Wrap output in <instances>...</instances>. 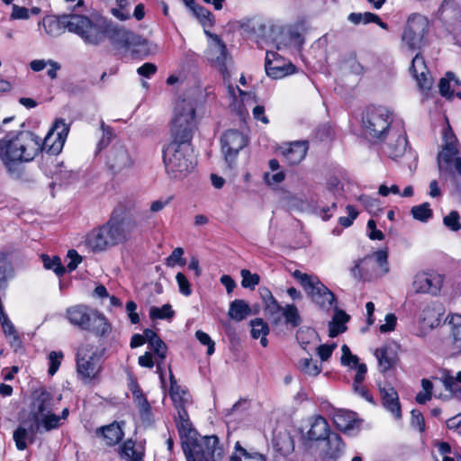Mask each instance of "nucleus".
Masks as SVG:
<instances>
[{
	"mask_svg": "<svg viewBox=\"0 0 461 461\" xmlns=\"http://www.w3.org/2000/svg\"><path fill=\"white\" fill-rule=\"evenodd\" d=\"M281 154L290 165L299 164L306 156L308 143L306 141H295L280 148Z\"/></svg>",
	"mask_w": 461,
	"mask_h": 461,
	"instance_id": "26",
	"label": "nucleus"
},
{
	"mask_svg": "<svg viewBox=\"0 0 461 461\" xmlns=\"http://www.w3.org/2000/svg\"><path fill=\"white\" fill-rule=\"evenodd\" d=\"M453 345L455 348L461 352V317L452 319L450 321Z\"/></svg>",
	"mask_w": 461,
	"mask_h": 461,
	"instance_id": "49",
	"label": "nucleus"
},
{
	"mask_svg": "<svg viewBox=\"0 0 461 461\" xmlns=\"http://www.w3.org/2000/svg\"><path fill=\"white\" fill-rule=\"evenodd\" d=\"M410 71L422 91H428L431 88L433 78L429 75L424 58L420 53L412 59Z\"/></svg>",
	"mask_w": 461,
	"mask_h": 461,
	"instance_id": "21",
	"label": "nucleus"
},
{
	"mask_svg": "<svg viewBox=\"0 0 461 461\" xmlns=\"http://www.w3.org/2000/svg\"><path fill=\"white\" fill-rule=\"evenodd\" d=\"M107 164L117 174L131 168L134 160L124 146L114 145L107 157Z\"/></svg>",
	"mask_w": 461,
	"mask_h": 461,
	"instance_id": "19",
	"label": "nucleus"
},
{
	"mask_svg": "<svg viewBox=\"0 0 461 461\" xmlns=\"http://www.w3.org/2000/svg\"><path fill=\"white\" fill-rule=\"evenodd\" d=\"M163 161L166 172L171 179L185 178L196 165L191 140H172L163 149Z\"/></svg>",
	"mask_w": 461,
	"mask_h": 461,
	"instance_id": "3",
	"label": "nucleus"
},
{
	"mask_svg": "<svg viewBox=\"0 0 461 461\" xmlns=\"http://www.w3.org/2000/svg\"><path fill=\"white\" fill-rule=\"evenodd\" d=\"M121 456L128 461H142L143 454L135 449L132 440H127L121 448Z\"/></svg>",
	"mask_w": 461,
	"mask_h": 461,
	"instance_id": "40",
	"label": "nucleus"
},
{
	"mask_svg": "<svg viewBox=\"0 0 461 461\" xmlns=\"http://www.w3.org/2000/svg\"><path fill=\"white\" fill-rule=\"evenodd\" d=\"M350 271L354 278L362 281H370L376 276L375 262L373 260L372 256H366L359 259Z\"/></svg>",
	"mask_w": 461,
	"mask_h": 461,
	"instance_id": "27",
	"label": "nucleus"
},
{
	"mask_svg": "<svg viewBox=\"0 0 461 461\" xmlns=\"http://www.w3.org/2000/svg\"><path fill=\"white\" fill-rule=\"evenodd\" d=\"M195 103L190 98H178L176 101L171 120V139L191 140L196 128Z\"/></svg>",
	"mask_w": 461,
	"mask_h": 461,
	"instance_id": "5",
	"label": "nucleus"
},
{
	"mask_svg": "<svg viewBox=\"0 0 461 461\" xmlns=\"http://www.w3.org/2000/svg\"><path fill=\"white\" fill-rule=\"evenodd\" d=\"M70 32L77 34L86 44L91 45H98L106 37L105 29L101 23L80 14L71 16Z\"/></svg>",
	"mask_w": 461,
	"mask_h": 461,
	"instance_id": "11",
	"label": "nucleus"
},
{
	"mask_svg": "<svg viewBox=\"0 0 461 461\" xmlns=\"http://www.w3.org/2000/svg\"><path fill=\"white\" fill-rule=\"evenodd\" d=\"M62 357H63L62 352L51 351L50 353V355H49L50 366H49L48 372L50 375H53L59 368L60 360Z\"/></svg>",
	"mask_w": 461,
	"mask_h": 461,
	"instance_id": "59",
	"label": "nucleus"
},
{
	"mask_svg": "<svg viewBox=\"0 0 461 461\" xmlns=\"http://www.w3.org/2000/svg\"><path fill=\"white\" fill-rule=\"evenodd\" d=\"M73 14H64L60 16H47L42 20V25L45 32L50 36L60 35L68 30L70 32V22Z\"/></svg>",
	"mask_w": 461,
	"mask_h": 461,
	"instance_id": "25",
	"label": "nucleus"
},
{
	"mask_svg": "<svg viewBox=\"0 0 461 461\" xmlns=\"http://www.w3.org/2000/svg\"><path fill=\"white\" fill-rule=\"evenodd\" d=\"M299 368L306 375L316 376L321 372V366L313 362L312 358H303L299 362Z\"/></svg>",
	"mask_w": 461,
	"mask_h": 461,
	"instance_id": "47",
	"label": "nucleus"
},
{
	"mask_svg": "<svg viewBox=\"0 0 461 461\" xmlns=\"http://www.w3.org/2000/svg\"><path fill=\"white\" fill-rule=\"evenodd\" d=\"M251 324V336L254 339H259L262 335H267L269 329L267 324L260 318H256L250 321Z\"/></svg>",
	"mask_w": 461,
	"mask_h": 461,
	"instance_id": "51",
	"label": "nucleus"
},
{
	"mask_svg": "<svg viewBox=\"0 0 461 461\" xmlns=\"http://www.w3.org/2000/svg\"><path fill=\"white\" fill-rule=\"evenodd\" d=\"M249 143L246 134L238 130H228L221 137V152L230 167L235 162L240 151Z\"/></svg>",
	"mask_w": 461,
	"mask_h": 461,
	"instance_id": "14",
	"label": "nucleus"
},
{
	"mask_svg": "<svg viewBox=\"0 0 461 461\" xmlns=\"http://www.w3.org/2000/svg\"><path fill=\"white\" fill-rule=\"evenodd\" d=\"M411 214L413 219L421 221L427 222L433 216V212L429 208V203H423L420 205H415L411 209Z\"/></svg>",
	"mask_w": 461,
	"mask_h": 461,
	"instance_id": "41",
	"label": "nucleus"
},
{
	"mask_svg": "<svg viewBox=\"0 0 461 461\" xmlns=\"http://www.w3.org/2000/svg\"><path fill=\"white\" fill-rule=\"evenodd\" d=\"M183 451L186 461H221L225 455L224 447L215 435L198 436L191 442H184Z\"/></svg>",
	"mask_w": 461,
	"mask_h": 461,
	"instance_id": "6",
	"label": "nucleus"
},
{
	"mask_svg": "<svg viewBox=\"0 0 461 461\" xmlns=\"http://www.w3.org/2000/svg\"><path fill=\"white\" fill-rule=\"evenodd\" d=\"M292 276L300 283L313 303L323 309H329L335 302L334 294L316 276L294 270Z\"/></svg>",
	"mask_w": 461,
	"mask_h": 461,
	"instance_id": "10",
	"label": "nucleus"
},
{
	"mask_svg": "<svg viewBox=\"0 0 461 461\" xmlns=\"http://www.w3.org/2000/svg\"><path fill=\"white\" fill-rule=\"evenodd\" d=\"M250 309L243 300H234L230 306L229 315L236 321L244 320L249 313Z\"/></svg>",
	"mask_w": 461,
	"mask_h": 461,
	"instance_id": "38",
	"label": "nucleus"
},
{
	"mask_svg": "<svg viewBox=\"0 0 461 461\" xmlns=\"http://www.w3.org/2000/svg\"><path fill=\"white\" fill-rule=\"evenodd\" d=\"M327 449L325 455L330 459H336L342 453L344 449V444L339 435L331 433L325 439Z\"/></svg>",
	"mask_w": 461,
	"mask_h": 461,
	"instance_id": "35",
	"label": "nucleus"
},
{
	"mask_svg": "<svg viewBox=\"0 0 461 461\" xmlns=\"http://www.w3.org/2000/svg\"><path fill=\"white\" fill-rule=\"evenodd\" d=\"M240 275L242 277L241 285L244 288L254 289L259 283V276L258 274H251L249 270L242 269Z\"/></svg>",
	"mask_w": 461,
	"mask_h": 461,
	"instance_id": "53",
	"label": "nucleus"
},
{
	"mask_svg": "<svg viewBox=\"0 0 461 461\" xmlns=\"http://www.w3.org/2000/svg\"><path fill=\"white\" fill-rule=\"evenodd\" d=\"M53 402L52 394L45 388L41 387L32 393L28 417L13 434L18 450H24L27 443H34L38 433L60 427V417L53 412Z\"/></svg>",
	"mask_w": 461,
	"mask_h": 461,
	"instance_id": "2",
	"label": "nucleus"
},
{
	"mask_svg": "<svg viewBox=\"0 0 461 461\" xmlns=\"http://www.w3.org/2000/svg\"><path fill=\"white\" fill-rule=\"evenodd\" d=\"M66 316L73 326L97 336L105 337L111 332V325L105 316L86 305L78 304L68 308Z\"/></svg>",
	"mask_w": 461,
	"mask_h": 461,
	"instance_id": "4",
	"label": "nucleus"
},
{
	"mask_svg": "<svg viewBox=\"0 0 461 461\" xmlns=\"http://www.w3.org/2000/svg\"><path fill=\"white\" fill-rule=\"evenodd\" d=\"M397 318L393 313H388L385 316V323L379 327L382 333L393 331L396 326Z\"/></svg>",
	"mask_w": 461,
	"mask_h": 461,
	"instance_id": "63",
	"label": "nucleus"
},
{
	"mask_svg": "<svg viewBox=\"0 0 461 461\" xmlns=\"http://www.w3.org/2000/svg\"><path fill=\"white\" fill-rule=\"evenodd\" d=\"M68 258H69V262L67 265V268L69 272L74 271L83 259V258L75 249L68 250Z\"/></svg>",
	"mask_w": 461,
	"mask_h": 461,
	"instance_id": "62",
	"label": "nucleus"
},
{
	"mask_svg": "<svg viewBox=\"0 0 461 461\" xmlns=\"http://www.w3.org/2000/svg\"><path fill=\"white\" fill-rule=\"evenodd\" d=\"M176 280L177 282L180 293L185 296L190 295L192 290L190 287L189 281L187 280L185 276L183 273L179 272L176 276Z\"/></svg>",
	"mask_w": 461,
	"mask_h": 461,
	"instance_id": "60",
	"label": "nucleus"
},
{
	"mask_svg": "<svg viewBox=\"0 0 461 461\" xmlns=\"http://www.w3.org/2000/svg\"><path fill=\"white\" fill-rule=\"evenodd\" d=\"M443 140L442 150L438 155V167L441 173L448 171L452 162L456 159V156L458 154V142L451 129L445 130Z\"/></svg>",
	"mask_w": 461,
	"mask_h": 461,
	"instance_id": "15",
	"label": "nucleus"
},
{
	"mask_svg": "<svg viewBox=\"0 0 461 461\" xmlns=\"http://www.w3.org/2000/svg\"><path fill=\"white\" fill-rule=\"evenodd\" d=\"M111 41L116 48L131 50L133 53L148 56L152 52L151 44L146 39L123 28L113 32Z\"/></svg>",
	"mask_w": 461,
	"mask_h": 461,
	"instance_id": "13",
	"label": "nucleus"
},
{
	"mask_svg": "<svg viewBox=\"0 0 461 461\" xmlns=\"http://www.w3.org/2000/svg\"><path fill=\"white\" fill-rule=\"evenodd\" d=\"M183 254L184 249L182 248L175 249L171 255L167 258V265L168 267H175L176 265L185 266V261L182 258Z\"/></svg>",
	"mask_w": 461,
	"mask_h": 461,
	"instance_id": "57",
	"label": "nucleus"
},
{
	"mask_svg": "<svg viewBox=\"0 0 461 461\" xmlns=\"http://www.w3.org/2000/svg\"><path fill=\"white\" fill-rule=\"evenodd\" d=\"M176 423L182 444L186 441L191 442L196 439L198 433L193 427V424L189 420V415L185 408L177 410Z\"/></svg>",
	"mask_w": 461,
	"mask_h": 461,
	"instance_id": "24",
	"label": "nucleus"
},
{
	"mask_svg": "<svg viewBox=\"0 0 461 461\" xmlns=\"http://www.w3.org/2000/svg\"><path fill=\"white\" fill-rule=\"evenodd\" d=\"M375 263L380 267V274L385 275L389 272L388 253L386 250H378L374 253Z\"/></svg>",
	"mask_w": 461,
	"mask_h": 461,
	"instance_id": "54",
	"label": "nucleus"
},
{
	"mask_svg": "<svg viewBox=\"0 0 461 461\" xmlns=\"http://www.w3.org/2000/svg\"><path fill=\"white\" fill-rule=\"evenodd\" d=\"M341 351V364L344 366H348L351 368H356L357 374L354 378V383H362L367 371L366 366L358 362V357L351 353L349 348L347 345L342 346Z\"/></svg>",
	"mask_w": 461,
	"mask_h": 461,
	"instance_id": "31",
	"label": "nucleus"
},
{
	"mask_svg": "<svg viewBox=\"0 0 461 461\" xmlns=\"http://www.w3.org/2000/svg\"><path fill=\"white\" fill-rule=\"evenodd\" d=\"M333 420L338 429L344 432H349L355 429L359 428L361 420L357 416L356 412L345 410L338 411Z\"/></svg>",
	"mask_w": 461,
	"mask_h": 461,
	"instance_id": "30",
	"label": "nucleus"
},
{
	"mask_svg": "<svg viewBox=\"0 0 461 461\" xmlns=\"http://www.w3.org/2000/svg\"><path fill=\"white\" fill-rule=\"evenodd\" d=\"M13 12L11 14V19L14 20H26L30 17V10L26 7L19 6L17 5H13Z\"/></svg>",
	"mask_w": 461,
	"mask_h": 461,
	"instance_id": "64",
	"label": "nucleus"
},
{
	"mask_svg": "<svg viewBox=\"0 0 461 461\" xmlns=\"http://www.w3.org/2000/svg\"><path fill=\"white\" fill-rule=\"evenodd\" d=\"M343 194V185L337 176H330L326 185L325 196L333 195L335 200L340 197Z\"/></svg>",
	"mask_w": 461,
	"mask_h": 461,
	"instance_id": "46",
	"label": "nucleus"
},
{
	"mask_svg": "<svg viewBox=\"0 0 461 461\" xmlns=\"http://www.w3.org/2000/svg\"><path fill=\"white\" fill-rule=\"evenodd\" d=\"M260 294L263 299L266 316L273 321V323L278 324L282 320L284 308L279 305L268 289H262Z\"/></svg>",
	"mask_w": 461,
	"mask_h": 461,
	"instance_id": "29",
	"label": "nucleus"
},
{
	"mask_svg": "<svg viewBox=\"0 0 461 461\" xmlns=\"http://www.w3.org/2000/svg\"><path fill=\"white\" fill-rule=\"evenodd\" d=\"M441 381L445 389L461 401V371L456 373V375L451 374L449 371L445 372Z\"/></svg>",
	"mask_w": 461,
	"mask_h": 461,
	"instance_id": "33",
	"label": "nucleus"
},
{
	"mask_svg": "<svg viewBox=\"0 0 461 461\" xmlns=\"http://www.w3.org/2000/svg\"><path fill=\"white\" fill-rule=\"evenodd\" d=\"M104 348L85 341L77 352V372L85 383L98 377L102 370V356Z\"/></svg>",
	"mask_w": 461,
	"mask_h": 461,
	"instance_id": "7",
	"label": "nucleus"
},
{
	"mask_svg": "<svg viewBox=\"0 0 461 461\" xmlns=\"http://www.w3.org/2000/svg\"><path fill=\"white\" fill-rule=\"evenodd\" d=\"M375 355L382 372H386L394 365V357L389 353L387 348L376 349Z\"/></svg>",
	"mask_w": 461,
	"mask_h": 461,
	"instance_id": "39",
	"label": "nucleus"
},
{
	"mask_svg": "<svg viewBox=\"0 0 461 461\" xmlns=\"http://www.w3.org/2000/svg\"><path fill=\"white\" fill-rule=\"evenodd\" d=\"M175 312L170 304H164L162 307H151L149 309V317L151 320H170L174 317Z\"/></svg>",
	"mask_w": 461,
	"mask_h": 461,
	"instance_id": "43",
	"label": "nucleus"
},
{
	"mask_svg": "<svg viewBox=\"0 0 461 461\" xmlns=\"http://www.w3.org/2000/svg\"><path fill=\"white\" fill-rule=\"evenodd\" d=\"M105 225L116 246L125 244L131 240L138 227L135 218L121 204L113 209Z\"/></svg>",
	"mask_w": 461,
	"mask_h": 461,
	"instance_id": "8",
	"label": "nucleus"
},
{
	"mask_svg": "<svg viewBox=\"0 0 461 461\" xmlns=\"http://www.w3.org/2000/svg\"><path fill=\"white\" fill-rule=\"evenodd\" d=\"M428 31L429 21L422 15L412 14L403 29L402 41L410 50H420L424 44Z\"/></svg>",
	"mask_w": 461,
	"mask_h": 461,
	"instance_id": "12",
	"label": "nucleus"
},
{
	"mask_svg": "<svg viewBox=\"0 0 461 461\" xmlns=\"http://www.w3.org/2000/svg\"><path fill=\"white\" fill-rule=\"evenodd\" d=\"M169 394L177 410L185 408L184 405L188 400L187 393L185 390H182L180 386H176V389L170 388Z\"/></svg>",
	"mask_w": 461,
	"mask_h": 461,
	"instance_id": "50",
	"label": "nucleus"
},
{
	"mask_svg": "<svg viewBox=\"0 0 461 461\" xmlns=\"http://www.w3.org/2000/svg\"><path fill=\"white\" fill-rule=\"evenodd\" d=\"M349 316L342 312H336L332 320L329 322V336L330 338H335L339 334L344 332L346 330L345 323L348 321Z\"/></svg>",
	"mask_w": 461,
	"mask_h": 461,
	"instance_id": "36",
	"label": "nucleus"
},
{
	"mask_svg": "<svg viewBox=\"0 0 461 461\" xmlns=\"http://www.w3.org/2000/svg\"><path fill=\"white\" fill-rule=\"evenodd\" d=\"M270 55L275 56L274 53L267 52L265 69L268 77L278 79L285 76L292 74L294 70V67L292 64L285 65L281 64L280 61H271Z\"/></svg>",
	"mask_w": 461,
	"mask_h": 461,
	"instance_id": "32",
	"label": "nucleus"
},
{
	"mask_svg": "<svg viewBox=\"0 0 461 461\" xmlns=\"http://www.w3.org/2000/svg\"><path fill=\"white\" fill-rule=\"evenodd\" d=\"M102 137L97 143L98 150H102L105 148L112 140L113 133L109 126L105 125L104 122H101Z\"/></svg>",
	"mask_w": 461,
	"mask_h": 461,
	"instance_id": "58",
	"label": "nucleus"
},
{
	"mask_svg": "<svg viewBox=\"0 0 461 461\" xmlns=\"http://www.w3.org/2000/svg\"><path fill=\"white\" fill-rule=\"evenodd\" d=\"M380 395L382 398L383 406L396 419H401V405L396 390L391 385L381 387Z\"/></svg>",
	"mask_w": 461,
	"mask_h": 461,
	"instance_id": "28",
	"label": "nucleus"
},
{
	"mask_svg": "<svg viewBox=\"0 0 461 461\" xmlns=\"http://www.w3.org/2000/svg\"><path fill=\"white\" fill-rule=\"evenodd\" d=\"M330 434L329 423L322 417L316 418L308 431L309 438L312 440H325Z\"/></svg>",
	"mask_w": 461,
	"mask_h": 461,
	"instance_id": "34",
	"label": "nucleus"
},
{
	"mask_svg": "<svg viewBox=\"0 0 461 461\" xmlns=\"http://www.w3.org/2000/svg\"><path fill=\"white\" fill-rule=\"evenodd\" d=\"M122 424L124 423L113 421L109 425L97 428L95 429V436L101 438L106 446H115L122 439L124 436L122 426Z\"/></svg>",
	"mask_w": 461,
	"mask_h": 461,
	"instance_id": "22",
	"label": "nucleus"
},
{
	"mask_svg": "<svg viewBox=\"0 0 461 461\" xmlns=\"http://www.w3.org/2000/svg\"><path fill=\"white\" fill-rule=\"evenodd\" d=\"M149 347L155 352L156 355H158L161 362L166 358L167 348L160 338L156 339L154 341L149 344Z\"/></svg>",
	"mask_w": 461,
	"mask_h": 461,
	"instance_id": "55",
	"label": "nucleus"
},
{
	"mask_svg": "<svg viewBox=\"0 0 461 461\" xmlns=\"http://www.w3.org/2000/svg\"><path fill=\"white\" fill-rule=\"evenodd\" d=\"M85 243L91 251L95 253L105 251L116 246L105 223L88 232Z\"/></svg>",
	"mask_w": 461,
	"mask_h": 461,
	"instance_id": "17",
	"label": "nucleus"
},
{
	"mask_svg": "<svg viewBox=\"0 0 461 461\" xmlns=\"http://www.w3.org/2000/svg\"><path fill=\"white\" fill-rule=\"evenodd\" d=\"M195 338L201 344L207 346V355L211 356L213 354L215 343L207 333L197 330L195 332Z\"/></svg>",
	"mask_w": 461,
	"mask_h": 461,
	"instance_id": "56",
	"label": "nucleus"
},
{
	"mask_svg": "<svg viewBox=\"0 0 461 461\" xmlns=\"http://www.w3.org/2000/svg\"><path fill=\"white\" fill-rule=\"evenodd\" d=\"M285 319L286 323L291 324L293 327H297L302 322L298 310L295 305L288 304L283 309L282 318Z\"/></svg>",
	"mask_w": 461,
	"mask_h": 461,
	"instance_id": "45",
	"label": "nucleus"
},
{
	"mask_svg": "<svg viewBox=\"0 0 461 461\" xmlns=\"http://www.w3.org/2000/svg\"><path fill=\"white\" fill-rule=\"evenodd\" d=\"M443 313L444 310L441 304L438 303L431 302L424 305L419 314L420 331L422 333H426L438 327L440 323Z\"/></svg>",
	"mask_w": 461,
	"mask_h": 461,
	"instance_id": "18",
	"label": "nucleus"
},
{
	"mask_svg": "<svg viewBox=\"0 0 461 461\" xmlns=\"http://www.w3.org/2000/svg\"><path fill=\"white\" fill-rule=\"evenodd\" d=\"M41 259L44 267L49 270H53L57 276H60L65 273L66 268L61 265L60 258L58 256L50 258L48 255H42Z\"/></svg>",
	"mask_w": 461,
	"mask_h": 461,
	"instance_id": "42",
	"label": "nucleus"
},
{
	"mask_svg": "<svg viewBox=\"0 0 461 461\" xmlns=\"http://www.w3.org/2000/svg\"><path fill=\"white\" fill-rule=\"evenodd\" d=\"M392 114L385 107L367 108L362 117L365 134L374 140H382L394 127L391 126Z\"/></svg>",
	"mask_w": 461,
	"mask_h": 461,
	"instance_id": "9",
	"label": "nucleus"
},
{
	"mask_svg": "<svg viewBox=\"0 0 461 461\" xmlns=\"http://www.w3.org/2000/svg\"><path fill=\"white\" fill-rule=\"evenodd\" d=\"M442 284L443 277L441 275L434 272H421L415 275L412 289L415 293L436 295L439 293Z\"/></svg>",
	"mask_w": 461,
	"mask_h": 461,
	"instance_id": "16",
	"label": "nucleus"
},
{
	"mask_svg": "<svg viewBox=\"0 0 461 461\" xmlns=\"http://www.w3.org/2000/svg\"><path fill=\"white\" fill-rule=\"evenodd\" d=\"M386 136H389V141L386 143V153L393 159L401 158L408 145L404 131L400 127L396 129L394 126Z\"/></svg>",
	"mask_w": 461,
	"mask_h": 461,
	"instance_id": "20",
	"label": "nucleus"
},
{
	"mask_svg": "<svg viewBox=\"0 0 461 461\" xmlns=\"http://www.w3.org/2000/svg\"><path fill=\"white\" fill-rule=\"evenodd\" d=\"M14 276L12 263L4 252H0V289H5L9 280Z\"/></svg>",
	"mask_w": 461,
	"mask_h": 461,
	"instance_id": "37",
	"label": "nucleus"
},
{
	"mask_svg": "<svg viewBox=\"0 0 461 461\" xmlns=\"http://www.w3.org/2000/svg\"><path fill=\"white\" fill-rule=\"evenodd\" d=\"M348 20L354 24H359V23L366 24V23H373V21L378 20V15H376L373 13H369V12H366L363 14L362 13H351L348 15Z\"/></svg>",
	"mask_w": 461,
	"mask_h": 461,
	"instance_id": "48",
	"label": "nucleus"
},
{
	"mask_svg": "<svg viewBox=\"0 0 461 461\" xmlns=\"http://www.w3.org/2000/svg\"><path fill=\"white\" fill-rule=\"evenodd\" d=\"M191 11L203 26H212L213 24L212 14L205 7L195 3Z\"/></svg>",
	"mask_w": 461,
	"mask_h": 461,
	"instance_id": "44",
	"label": "nucleus"
},
{
	"mask_svg": "<svg viewBox=\"0 0 461 461\" xmlns=\"http://www.w3.org/2000/svg\"><path fill=\"white\" fill-rule=\"evenodd\" d=\"M411 426L418 429L419 431L422 432L425 429V422L422 413L418 410H412L411 411Z\"/></svg>",
	"mask_w": 461,
	"mask_h": 461,
	"instance_id": "61",
	"label": "nucleus"
},
{
	"mask_svg": "<svg viewBox=\"0 0 461 461\" xmlns=\"http://www.w3.org/2000/svg\"><path fill=\"white\" fill-rule=\"evenodd\" d=\"M68 131L69 125L59 119L49 131L43 141L28 131L8 133L0 140V159L10 169L13 164L32 161L43 149L51 155H57L62 150Z\"/></svg>",
	"mask_w": 461,
	"mask_h": 461,
	"instance_id": "1",
	"label": "nucleus"
},
{
	"mask_svg": "<svg viewBox=\"0 0 461 461\" xmlns=\"http://www.w3.org/2000/svg\"><path fill=\"white\" fill-rule=\"evenodd\" d=\"M213 40V44L211 46L208 51V58L212 64L216 67L221 72L227 70V48L221 38L216 35H211Z\"/></svg>",
	"mask_w": 461,
	"mask_h": 461,
	"instance_id": "23",
	"label": "nucleus"
},
{
	"mask_svg": "<svg viewBox=\"0 0 461 461\" xmlns=\"http://www.w3.org/2000/svg\"><path fill=\"white\" fill-rule=\"evenodd\" d=\"M444 225L452 231H458L461 230L460 216L456 211L450 212L443 218Z\"/></svg>",
	"mask_w": 461,
	"mask_h": 461,
	"instance_id": "52",
	"label": "nucleus"
}]
</instances>
